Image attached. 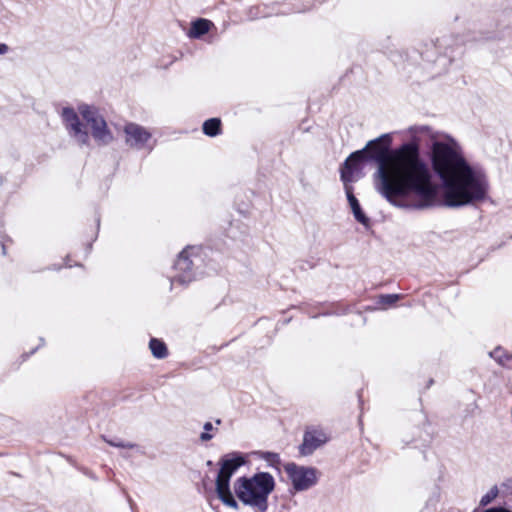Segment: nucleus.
Here are the masks:
<instances>
[{
    "mask_svg": "<svg viewBox=\"0 0 512 512\" xmlns=\"http://www.w3.org/2000/svg\"><path fill=\"white\" fill-rule=\"evenodd\" d=\"M499 494V490L497 486H493L486 494H484L480 499V506H487L493 500L497 498Z\"/></svg>",
    "mask_w": 512,
    "mask_h": 512,
    "instance_id": "16",
    "label": "nucleus"
},
{
    "mask_svg": "<svg viewBox=\"0 0 512 512\" xmlns=\"http://www.w3.org/2000/svg\"><path fill=\"white\" fill-rule=\"evenodd\" d=\"M125 141L127 145L136 149L152 150L153 145L149 142L152 138L151 133L144 127L136 123H128L124 127Z\"/></svg>",
    "mask_w": 512,
    "mask_h": 512,
    "instance_id": "8",
    "label": "nucleus"
},
{
    "mask_svg": "<svg viewBox=\"0 0 512 512\" xmlns=\"http://www.w3.org/2000/svg\"><path fill=\"white\" fill-rule=\"evenodd\" d=\"M221 121L218 118H211L203 123V132L207 136L214 137L220 133Z\"/></svg>",
    "mask_w": 512,
    "mask_h": 512,
    "instance_id": "15",
    "label": "nucleus"
},
{
    "mask_svg": "<svg viewBox=\"0 0 512 512\" xmlns=\"http://www.w3.org/2000/svg\"><path fill=\"white\" fill-rule=\"evenodd\" d=\"M198 251V247H187L180 252L174 265L176 274L172 277V285L175 282L187 284L194 279V272L192 268L194 260L192 257H196L198 255Z\"/></svg>",
    "mask_w": 512,
    "mask_h": 512,
    "instance_id": "6",
    "label": "nucleus"
},
{
    "mask_svg": "<svg viewBox=\"0 0 512 512\" xmlns=\"http://www.w3.org/2000/svg\"><path fill=\"white\" fill-rule=\"evenodd\" d=\"M61 116L69 135L80 145H87L89 143V135L87 131L83 129L75 110L70 107H65L62 109Z\"/></svg>",
    "mask_w": 512,
    "mask_h": 512,
    "instance_id": "7",
    "label": "nucleus"
},
{
    "mask_svg": "<svg viewBox=\"0 0 512 512\" xmlns=\"http://www.w3.org/2000/svg\"><path fill=\"white\" fill-rule=\"evenodd\" d=\"M2 251H3V254L6 253V248H5V244L2 242Z\"/></svg>",
    "mask_w": 512,
    "mask_h": 512,
    "instance_id": "24",
    "label": "nucleus"
},
{
    "mask_svg": "<svg viewBox=\"0 0 512 512\" xmlns=\"http://www.w3.org/2000/svg\"><path fill=\"white\" fill-rule=\"evenodd\" d=\"M8 51V46L6 44H0V55L5 54Z\"/></svg>",
    "mask_w": 512,
    "mask_h": 512,
    "instance_id": "23",
    "label": "nucleus"
},
{
    "mask_svg": "<svg viewBox=\"0 0 512 512\" xmlns=\"http://www.w3.org/2000/svg\"><path fill=\"white\" fill-rule=\"evenodd\" d=\"M483 512H511V511H509L503 507H493V508L486 509Z\"/></svg>",
    "mask_w": 512,
    "mask_h": 512,
    "instance_id": "22",
    "label": "nucleus"
},
{
    "mask_svg": "<svg viewBox=\"0 0 512 512\" xmlns=\"http://www.w3.org/2000/svg\"><path fill=\"white\" fill-rule=\"evenodd\" d=\"M205 432L201 433L200 435V440L202 442H206V441H209L213 438V435L209 434L208 431L212 430L213 429V425L211 422H206L203 426Z\"/></svg>",
    "mask_w": 512,
    "mask_h": 512,
    "instance_id": "20",
    "label": "nucleus"
},
{
    "mask_svg": "<svg viewBox=\"0 0 512 512\" xmlns=\"http://www.w3.org/2000/svg\"><path fill=\"white\" fill-rule=\"evenodd\" d=\"M328 441L327 434L320 429H312L305 432L303 443L300 446V453L302 455H310L317 448L322 446Z\"/></svg>",
    "mask_w": 512,
    "mask_h": 512,
    "instance_id": "9",
    "label": "nucleus"
},
{
    "mask_svg": "<svg viewBox=\"0 0 512 512\" xmlns=\"http://www.w3.org/2000/svg\"><path fill=\"white\" fill-rule=\"evenodd\" d=\"M418 132L430 139L432 168L441 181L445 204L462 207L484 200L489 187L486 175L468 163L457 141L428 126Z\"/></svg>",
    "mask_w": 512,
    "mask_h": 512,
    "instance_id": "2",
    "label": "nucleus"
},
{
    "mask_svg": "<svg viewBox=\"0 0 512 512\" xmlns=\"http://www.w3.org/2000/svg\"><path fill=\"white\" fill-rule=\"evenodd\" d=\"M399 299L397 294H387L380 296V303L384 305H392Z\"/></svg>",
    "mask_w": 512,
    "mask_h": 512,
    "instance_id": "21",
    "label": "nucleus"
},
{
    "mask_svg": "<svg viewBox=\"0 0 512 512\" xmlns=\"http://www.w3.org/2000/svg\"><path fill=\"white\" fill-rule=\"evenodd\" d=\"M237 480H274V477L268 472H257L251 477H240Z\"/></svg>",
    "mask_w": 512,
    "mask_h": 512,
    "instance_id": "18",
    "label": "nucleus"
},
{
    "mask_svg": "<svg viewBox=\"0 0 512 512\" xmlns=\"http://www.w3.org/2000/svg\"><path fill=\"white\" fill-rule=\"evenodd\" d=\"M284 469L290 480H316L321 477L315 468L298 466L294 463L285 464Z\"/></svg>",
    "mask_w": 512,
    "mask_h": 512,
    "instance_id": "10",
    "label": "nucleus"
},
{
    "mask_svg": "<svg viewBox=\"0 0 512 512\" xmlns=\"http://www.w3.org/2000/svg\"><path fill=\"white\" fill-rule=\"evenodd\" d=\"M149 349L152 355L157 359H164L168 356L166 344L157 338H151L149 341Z\"/></svg>",
    "mask_w": 512,
    "mask_h": 512,
    "instance_id": "14",
    "label": "nucleus"
},
{
    "mask_svg": "<svg viewBox=\"0 0 512 512\" xmlns=\"http://www.w3.org/2000/svg\"><path fill=\"white\" fill-rule=\"evenodd\" d=\"M105 441L110 446H113V447L123 448V449H137V450H139L138 445H136L134 443H131V442H125V441L120 440V439H115V440L105 439Z\"/></svg>",
    "mask_w": 512,
    "mask_h": 512,
    "instance_id": "17",
    "label": "nucleus"
},
{
    "mask_svg": "<svg viewBox=\"0 0 512 512\" xmlns=\"http://www.w3.org/2000/svg\"><path fill=\"white\" fill-rule=\"evenodd\" d=\"M79 113L90 126L93 138L102 145L110 143L113 135L107 127V123L99 111L89 105H80Z\"/></svg>",
    "mask_w": 512,
    "mask_h": 512,
    "instance_id": "5",
    "label": "nucleus"
},
{
    "mask_svg": "<svg viewBox=\"0 0 512 512\" xmlns=\"http://www.w3.org/2000/svg\"><path fill=\"white\" fill-rule=\"evenodd\" d=\"M489 356L493 358L499 365L512 368V354L508 353L501 347L495 348L489 352Z\"/></svg>",
    "mask_w": 512,
    "mask_h": 512,
    "instance_id": "13",
    "label": "nucleus"
},
{
    "mask_svg": "<svg viewBox=\"0 0 512 512\" xmlns=\"http://www.w3.org/2000/svg\"><path fill=\"white\" fill-rule=\"evenodd\" d=\"M259 457L264 459L268 465L279 470L280 464L279 455L272 452H252L250 454H242L240 452H231L224 455L220 461V469L215 480H230L233 474L241 467L250 463V457Z\"/></svg>",
    "mask_w": 512,
    "mask_h": 512,
    "instance_id": "3",
    "label": "nucleus"
},
{
    "mask_svg": "<svg viewBox=\"0 0 512 512\" xmlns=\"http://www.w3.org/2000/svg\"><path fill=\"white\" fill-rule=\"evenodd\" d=\"M230 482H215V490L218 498L227 507L236 509L237 501L231 491Z\"/></svg>",
    "mask_w": 512,
    "mask_h": 512,
    "instance_id": "11",
    "label": "nucleus"
},
{
    "mask_svg": "<svg viewBox=\"0 0 512 512\" xmlns=\"http://www.w3.org/2000/svg\"><path fill=\"white\" fill-rule=\"evenodd\" d=\"M212 26V22L207 19H198L191 24V28L188 31V37L197 39L208 33L210 27Z\"/></svg>",
    "mask_w": 512,
    "mask_h": 512,
    "instance_id": "12",
    "label": "nucleus"
},
{
    "mask_svg": "<svg viewBox=\"0 0 512 512\" xmlns=\"http://www.w3.org/2000/svg\"><path fill=\"white\" fill-rule=\"evenodd\" d=\"M275 482H238L234 486L236 495L255 512H265L268 508V495L274 490Z\"/></svg>",
    "mask_w": 512,
    "mask_h": 512,
    "instance_id": "4",
    "label": "nucleus"
},
{
    "mask_svg": "<svg viewBox=\"0 0 512 512\" xmlns=\"http://www.w3.org/2000/svg\"><path fill=\"white\" fill-rule=\"evenodd\" d=\"M314 482H293V487L290 489L292 493L308 490Z\"/></svg>",
    "mask_w": 512,
    "mask_h": 512,
    "instance_id": "19",
    "label": "nucleus"
},
{
    "mask_svg": "<svg viewBox=\"0 0 512 512\" xmlns=\"http://www.w3.org/2000/svg\"><path fill=\"white\" fill-rule=\"evenodd\" d=\"M391 144V135L382 134L370 140L363 149L351 153L341 167V180L352 213L366 227L370 220L362 211L351 186L354 173L364 160L376 162L375 188L392 205L422 210L434 206L437 200L438 186L428 164L420 156L418 145L409 142L391 149Z\"/></svg>",
    "mask_w": 512,
    "mask_h": 512,
    "instance_id": "1",
    "label": "nucleus"
}]
</instances>
